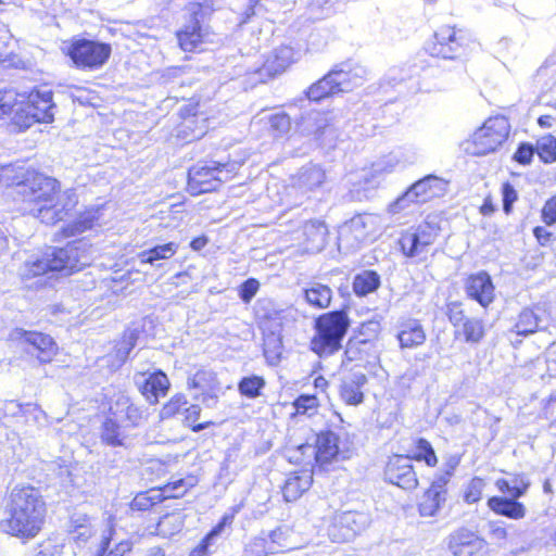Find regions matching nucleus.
Masks as SVG:
<instances>
[{"label":"nucleus","instance_id":"obj_1","mask_svg":"<svg viewBox=\"0 0 556 556\" xmlns=\"http://www.w3.org/2000/svg\"><path fill=\"white\" fill-rule=\"evenodd\" d=\"M47 503L41 491L31 485L12 489L2 516L0 531L23 542L35 539L43 528Z\"/></svg>","mask_w":556,"mask_h":556},{"label":"nucleus","instance_id":"obj_2","mask_svg":"<svg viewBox=\"0 0 556 556\" xmlns=\"http://www.w3.org/2000/svg\"><path fill=\"white\" fill-rule=\"evenodd\" d=\"M92 247L85 239L73 240L65 247H48L39 256L26 262L27 276L59 273L70 276L88 266Z\"/></svg>","mask_w":556,"mask_h":556},{"label":"nucleus","instance_id":"obj_3","mask_svg":"<svg viewBox=\"0 0 556 556\" xmlns=\"http://www.w3.org/2000/svg\"><path fill=\"white\" fill-rule=\"evenodd\" d=\"M350 327V319L344 309L331 311L315 319V334L311 349L319 357H326L340 351L342 340Z\"/></svg>","mask_w":556,"mask_h":556},{"label":"nucleus","instance_id":"obj_4","mask_svg":"<svg viewBox=\"0 0 556 556\" xmlns=\"http://www.w3.org/2000/svg\"><path fill=\"white\" fill-rule=\"evenodd\" d=\"M364 72L362 67L353 70L350 63H341L312 84L305 91L306 97L311 101L319 102L329 97L350 92L363 84Z\"/></svg>","mask_w":556,"mask_h":556},{"label":"nucleus","instance_id":"obj_5","mask_svg":"<svg viewBox=\"0 0 556 556\" xmlns=\"http://www.w3.org/2000/svg\"><path fill=\"white\" fill-rule=\"evenodd\" d=\"M236 161H199L188 170V191L192 195L216 191L224 181L229 180L239 169Z\"/></svg>","mask_w":556,"mask_h":556},{"label":"nucleus","instance_id":"obj_6","mask_svg":"<svg viewBox=\"0 0 556 556\" xmlns=\"http://www.w3.org/2000/svg\"><path fill=\"white\" fill-rule=\"evenodd\" d=\"M56 105L53 91L47 85L35 87L26 102H20L13 116V124L26 130L36 123H52Z\"/></svg>","mask_w":556,"mask_h":556},{"label":"nucleus","instance_id":"obj_7","mask_svg":"<svg viewBox=\"0 0 556 556\" xmlns=\"http://www.w3.org/2000/svg\"><path fill=\"white\" fill-rule=\"evenodd\" d=\"M214 8L211 0L191 2L186 8L185 23L177 30L179 47L186 52L195 51L207 34L206 23Z\"/></svg>","mask_w":556,"mask_h":556},{"label":"nucleus","instance_id":"obj_8","mask_svg":"<svg viewBox=\"0 0 556 556\" xmlns=\"http://www.w3.org/2000/svg\"><path fill=\"white\" fill-rule=\"evenodd\" d=\"M76 68L83 71H97L110 59L112 47L99 40L78 38L73 39L63 48Z\"/></svg>","mask_w":556,"mask_h":556},{"label":"nucleus","instance_id":"obj_9","mask_svg":"<svg viewBox=\"0 0 556 556\" xmlns=\"http://www.w3.org/2000/svg\"><path fill=\"white\" fill-rule=\"evenodd\" d=\"M60 189V182L41 173H27L25 179L16 185V193L24 204L23 210L30 214V208L39 207L53 201Z\"/></svg>","mask_w":556,"mask_h":556},{"label":"nucleus","instance_id":"obj_10","mask_svg":"<svg viewBox=\"0 0 556 556\" xmlns=\"http://www.w3.org/2000/svg\"><path fill=\"white\" fill-rule=\"evenodd\" d=\"M447 187V181L437 175H427L410 185L400 197L389 205L391 214H399L410 204L426 203L433 198L442 197Z\"/></svg>","mask_w":556,"mask_h":556},{"label":"nucleus","instance_id":"obj_11","mask_svg":"<svg viewBox=\"0 0 556 556\" xmlns=\"http://www.w3.org/2000/svg\"><path fill=\"white\" fill-rule=\"evenodd\" d=\"M270 302L260 303L257 308V316L264 319L262 324L263 328V354L267 363L271 366H276L281 361L283 344H282V311L275 308H266L265 305H270Z\"/></svg>","mask_w":556,"mask_h":556},{"label":"nucleus","instance_id":"obj_12","mask_svg":"<svg viewBox=\"0 0 556 556\" xmlns=\"http://www.w3.org/2000/svg\"><path fill=\"white\" fill-rule=\"evenodd\" d=\"M510 125L506 117L494 116L485 121L483 126L472 135L467 150L473 155H486L501 147L509 135Z\"/></svg>","mask_w":556,"mask_h":556},{"label":"nucleus","instance_id":"obj_13","mask_svg":"<svg viewBox=\"0 0 556 556\" xmlns=\"http://www.w3.org/2000/svg\"><path fill=\"white\" fill-rule=\"evenodd\" d=\"M433 38L434 41L428 43L427 51L432 56L447 60H455L464 55L471 42L465 30L447 25L440 27Z\"/></svg>","mask_w":556,"mask_h":556},{"label":"nucleus","instance_id":"obj_14","mask_svg":"<svg viewBox=\"0 0 556 556\" xmlns=\"http://www.w3.org/2000/svg\"><path fill=\"white\" fill-rule=\"evenodd\" d=\"M10 340L22 352L36 357L40 363H49L56 351V344L52 337L39 331L15 328L10 332Z\"/></svg>","mask_w":556,"mask_h":556},{"label":"nucleus","instance_id":"obj_15","mask_svg":"<svg viewBox=\"0 0 556 556\" xmlns=\"http://www.w3.org/2000/svg\"><path fill=\"white\" fill-rule=\"evenodd\" d=\"M132 381L140 394L151 404H157L170 389V381L165 371L160 368L137 369Z\"/></svg>","mask_w":556,"mask_h":556},{"label":"nucleus","instance_id":"obj_16","mask_svg":"<svg viewBox=\"0 0 556 556\" xmlns=\"http://www.w3.org/2000/svg\"><path fill=\"white\" fill-rule=\"evenodd\" d=\"M300 127L303 134L313 136L319 146L328 149L336 146L339 131L332 122L331 113L311 112L302 117Z\"/></svg>","mask_w":556,"mask_h":556},{"label":"nucleus","instance_id":"obj_17","mask_svg":"<svg viewBox=\"0 0 556 556\" xmlns=\"http://www.w3.org/2000/svg\"><path fill=\"white\" fill-rule=\"evenodd\" d=\"M77 204L78 197L76 191L74 189H67L58 197L55 202L53 200L51 203L30 208V214L45 224L54 225L70 216Z\"/></svg>","mask_w":556,"mask_h":556},{"label":"nucleus","instance_id":"obj_18","mask_svg":"<svg viewBox=\"0 0 556 556\" xmlns=\"http://www.w3.org/2000/svg\"><path fill=\"white\" fill-rule=\"evenodd\" d=\"M383 475L387 482L403 490H414L418 485L417 475L409 455L394 454L390 456Z\"/></svg>","mask_w":556,"mask_h":556},{"label":"nucleus","instance_id":"obj_19","mask_svg":"<svg viewBox=\"0 0 556 556\" xmlns=\"http://www.w3.org/2000/svg\"><path fill=\"white\" fill-rule=\"evenodd\" d=\"M464 290L468 299L477 302L484 309H488L495 300V286L485 270L469 275L465 280Z\"/></svg>","mask_w":556,"mask_h":556},{"label":"nucleus","instance_id":"obj_20","mask_svg":"<svg viewBox=\"0 0 556 556\" xmlns=\"http://www.w3.org/2000/svg\"><path fill=\"white\" fill-rule=\"evenodd\" d=\"M372 232L374 217L369 214H358L341 227L339 240L350 242L351 247H359Z\"/></svg>","mask_w":556,"mask_h":556},{"label":"nucleus","instance_id":"obj_21","mask_svg":"<svg viewBox=\"0 0 556 556\" xmlns=\"http://www.w3.org/2000/svg\"><path fill=\"white\" fill-rule=\"evenodd\" d=\"M367 376L362 370L345 374L339 387L340 399L348 405L357 406L364 402L363 388L367 384Z\"/></svg>","mask_w":556,"mask_h":556},{"label":"nucleus","instance_id":"obj_22","mask_svg":"<svg viewBox=\"0 0 556 556\" xmlns=\"http://www.w3.org/2000/svg\"><path fill=\"white\" fill-rule=\"evenodd\" d=\"M295 51L290 46H280L264 62L263 66L256 71L264 81L263 76L273 78L282 74L293 62H295Z\"/></svg>","mask_w":556,"mask_h":556},{"label":"nucleus","instance_id":"obj_23","mask_svg":"<svg viewBox=\"0 0 556 556\" xmlns=\"http://www.w3.org/2000/svg\"><path fill=\"white\" fill-rule=\"evenodd\" d=\"M99 439L101 444L113 448L121 447L127 450L130 445L126 427L112 416L105 417L102 421L99 428Z\"/></svg>","mask_w":556,"mask_h":556},{"label":"nucleus","instance_id":"obj_24","mask_svg":"<svg viewBox=\"0 0 556 556\" xmlns=\"http://www.w3.org/2000/svg\"><path fill=\"white\" fill-rule=\"evenodd\" d=\"M339 437L331 430L321 431L316 435L314 460L319 467H325L339 455Z\"/></svg>","mask_w":556,"mask_h":556},{"label":"nucleus","instance_id":"obj_25","mask_svg":"<svg viewBox=\"0 0 556 556\" xmlns=\"http://www.w3.org/2000/svg\"><path fill=\"white\" fill-rule=\"evenodd\" d=\"M329 231L324 220L314 218L306 220L302 227L305 250L311 253L323 251L327 244Z\"/></svg>","mask_w":556,"mask_h":556},{"label":"nucleus","instance_id":"obj_26","mask_svg":"<svg viewBox=\"0 0 556 556\" xmlns=\"http://www.w3.org/2000/svg\"><path fill=\"white\" fill-rule=\"evenodd\" d=\"M520 497L494 495L488 498V507L494 514L513 520L522 519L526 516L527 508L519 502Z\"/></svg>","mask_w":556,"mask_h":556},{"label":"nucleus","instance_id":"obj_27","mask_svg":"<svg viewBox=\"0 0 556 556\" xmlns=\"http://www.w3.org/2000/svg\"><path fill=\"white\" fill-rule=\"evenodd\" d=\"M396 338L401 349H414L425 343L426 332L418 319L409 318L400 324Z\"/></svg>","mask_w":556,"mask_h":556},{"label":"nucleus","instance_id":"obj_28","mask_svg":"<svg viewBox=\"0 0 556 556\" xmlns=\"http://www.w3.org/2000/svg\"><path fill=\"white\" fill-rule=\"evenodd\" d=\"M325 180V172L314 164L303 166L293 178V188L305 193L321 186Z\"/></svg>","mask_w":556,"mask_h":556},{"label":"nucleus","instance_id":"obj_29","mask_svg":"<svg viewBox=\"0 0 556 556\" xmlns=\"http://www.w3.org/2000/svg\"><path fill=\"white\" fill-rule=\"evenodd\" d=\"M303 296L308 305L317 309L327 308L332 299V290L329 286L319 281H309L302 289Z\"/></svg>","mask_w":556,"mask_h":556},{"label":"nucleus","instance_id":"obj_30","mask_svg":"<svg viewBox=\"0 0 556 556\" xmlns=\"http://www.w3.org/2000/svg\"><path fill=\"white\" fill-rule=\"evenodd\" d=\"M313 482L311 473L304 471L302 473L294 472L290 475L282 486L283 498L287 502L296 501L305 491H307Z\"/></svg>","mask_w":556,"mask_h":556},{"label":"nucleus","instance_id":"obj_31","mask_svg":"<svg viewBox=\"0 0 556 556\" xmlns=\"http://www.w3.org/2000/svg\"><path fill=\"white\" fill-rule=\"evenodd\" d=\"M381 286V277L374 269H364L357 273L352 282V289L356 296L364 298L376 292Z\"/></svg>","mask_w":556,"mask_h":556},{"label":"nucleus","instance_id":"obj_32","mask_svg":"<svg viewBox=\"0 0 556 556\" xmlns=\"http://www.w3.org/2000/svg\"><path fill=\"white\" fill-rule=\"evenodd\" d=\"M539 308L525 307L517 317V321L511 328V331L518 336H530L540 330L542 321L541 315L536 312Z\"/></svg>","mask_w":556,"mask_h":556},{"label":"nucleus","instance_id":"obj_33","mask_svg":"<svg viewBox=\"0 0 556 556\" xmlns=\"http://www.w3.org/2000/svg\"><path fill=\"white\" fill-rule=\"evenodd\" d=\"M100 218L99 207H88L63 228V232L66 237L76 236L91 229Z\"/></svg>","mask_w":556,"mask_h":556},{"label":"nucleus","instance_id":"obj_34","mask_svg":"<svg viewBox=\"0 0 556 556\" xmlns=\"http://www.w3.org/2000/svg\"><path fill=\"white\" fill-rule=\"evenodd\" d=\"M178 244L175 242H167L164 244H156L151 249L144 250L138 254V258L141 264H150L159 267L156 262L162 260H168L176 254Z\"/></svg>","mask_w":556,"mask_h":556},{"label":"nucleus","instance_id":"obj_35","mask_svg":"<svg viewBox=\"0 0 556 556\" xmlns=\"http://www.w3.org/2000/svg\"><path fill=\"white\" fill-rule=\"evenodd\" d=\"M399 244L401 247V251L406 257L413 258L428 252V249L422 243L414 227L402 233Z\"/></svg>","mask_w":556,"mask_h":556},{"label":"nucleus","instance_id":"obj_36","mask_svg":"<svg viewBox=\"0 0 556 556\" xmlns=\"http://www.w3.org/2000/svg\"><path fill=\"white\" fill-rule=\"evenodd\" d=\"M339 523L348 530L344 536L350 540L368 526L369 518L364 513L344 511L339 518Z\"/></svg>","mask_w":556,"mask_h":556},{"label":"nucleus","instance_id":"obj_37","mask_svg":"<svg viewBox=\"0 0 556 556\" xmlns=\"http://www.w3.org/2000/svg\"><path fill=\"white\" fill-rule=\"evenodd\" d=\"M142 333L139 327H127L123 333L122 340L116 344V358L125 363L134 348L137 345L138 340Z\"/></svg>","mask_w":556,"mask_h":556},{"label":"nucleus","instance_id":"obj_38","mask_svg":"<svg viewBox=\"0 0 556 556\" xmlns=\"http://www.w3.org/2000/svg\"><path fill=\"white\" fill-rule=\"evenodd\" d=\"M446 502V495L438 491L428 489L418 504L419 514L424 517H433L443 507Z\"/></svg>","mask_w":556,"mask_h":556},{"label":"nucleus","instance_id":"obj_39","mask_svg":"<svg viewBox=\"0 0 556 556\" xmlns=\"http://www.w3.org/2000/svg\"><path fill=\"white\" fill-rule=\"evenodd\" d=\"M266 381L264 377L251 375L242 377L238 382V391L242 396L248 399H256L262 394Z\"/></svg>","mask_w":556,"mask_h":556},{"label":"nucleus","instance_id":"obj_40","mask_svg":"<svg viewBox=\"0 0 556 556\" xmlns=\"http://www.w3.org/2000/svg\"><path fill=\"white\" fill-rule=\"evenodd\" d=\"M188 404L189 403L185 394L176 393L162 406L160 410L161 419H170L177 415H184Z\"/></svg>","mask_w":556,"mask_h":556},{"label":"nucleus","instance_id":"obj_41","mask_svg":"<svg viewBox=\"0 0 556 556\" xmlns=\"http://www.w3.org/2000/svg\"><path fill=\"white\" fill-rule=\"evenodd\" d=\"M314 445L309 443H302L295 447L287 448L286 457L289 463L295 465H312L314 459Z\"/></svg>","mask_w":556,"mask_h":556},{"label":"nucleus","instance_id":"obj_42","mask_svg":"<svg viewBox=\"0 0 556 556\" xmlns=\"http://www.w3.org/2000/svg\"><path fill=\"white\" fill-rule=\"evenodd\" d=\"M535 149L543 163L552 164L556 162V137L553 135H545L539 138Z\"/></svg>","mask_w":556,"mask_h":556},{"label":"nucleus","instance_id":"obj_43","mask_svg":"<svg viewBox=\"0 0 556 556\" xmlns=\"http://www.w3.org/2000/svg\"><path fill=\"white\" fill-rule=\"evenodd\" d=\"M410 458L412 460L425 462L429 467H434L438 464L435 452L430 442L425 438H418L415 441V452Z\"/></svg>","mask_w":556,"mask_h":556},{"label":"nucleus","instance_id":"obj_44","mask_svg":"<svg viewBox=\"0 0 556 556\" xmlns=\"http://www.w3.org/2000/svg\"><path fill=\"white\" fill-rule=\"evenodd\" d=\"M460 328L467 343H479L485 336L484 324L479 318H468Z\"/></svg>","mask_w":556,"mask_h":556},{"label":"nucleus","instance_id":"obj_45","mask_svg":"<svg viewBox=\"0 0 556 556\" xmlns=\"http://www.w3.org/2000/svg\"><path fill=\"white\" fill-rule=\"evenodd\" d=\"M201 407L198 404H188L184 413V425L190 427L195 433L214 425L213 421L197 422L201 415Z\"/></svg>","mask_w":556,"mask_h":556},{"label":"nucleus","instance_id":"obj_46","mask_svg":"<svg viewBox=\"0 0 556 556\" xmlns=\"http://www.w3.org/2000/svg\"><path fill=\"white\" fill-rule=\"evenodd\" d=\"M162 501V494L159 491L139 493L131 501L130 507L132 510L146 511Z\"/></svg>","mask_w":556,"mask_h":556},{"label":"nucleus","instance_id":"obj_47","mask_svg":"<svg viewBox=\"0 0 556 556\" xmlns=\"http://www.w3.org/2000/svg\"><path fill=\"white\" fill-rule=\"evenodd\" d=\"M318 405V399L312 394H301L293 402L298 415L313 416L317 413Z\"/></svg>","mask_w":556,"mask_h":556},{"label":"nucleus","instance_id":"obj_48","mask_svg":"<svg viewBox=\"0 0 556 556\" xmlns=\"http://www.w3.org/2000/svg\"><path fill=\"white\" fill-rule=\"evenodd\" d=\"M414 228L427 249L434 243L441 230L438 223L428 219Z\"/></svg>","mask_w":556,"mask_h":556},{"label":"nucleus","instance_id":"obj_49","mask_svg":"<svg viewBox=\"0 0 556 556\" xmlns=\"http://www.w3.org/2000/svg\"><path fill=\"white\" fill-rule=\"evenodd\" d=\"M471 542L477 543V535L470 530L462 528L450 535L448 549L453 554Z\"/></svg>","mask_w":556,"mask_h":556},{"label":"nucleus","instance_id":"obj_50","mask_svg":"<svg viewBox=\"0 0 556 556\" xmlns=\"http://www.w3.org/2000/svg\"><path fill=\"white\" fill-rule=\"evenodd\" d=\"M268 123L275 137H281L288 134L291 128V119L285 112L271 114L268 117Z\"/></svg>","mask_w":556,"mask_h":556},{"label":"nucleus","instance_id":"obj_51","mask_svg":"<svg viewBox=\"0 0 556 556\" xmlns=\"http://www.w3.org/2000/svg\"><path fill=\"white\" fill-rule=\"evenodd\" d=\"M240 506H233L231 508L230 513H226L218 523L211 529V531L204 536L206 541H210L212 544H214V541L222 535V533L225 531L227 527H230L232 523L235 516L237 513H239Z\"/></svg>","mask_w":556,"mask_h":556},{"label":"nucleus","instance_id":"obj_52","mask_svg":"<svg viewBox=\"0 0 556 556\" xmlns=\"http://www.w3.org/2000/svg\"><path fill=\"white\" fill-rule=\"evenodd\" d=\"M240 506H233L231 508L230 513H226L218 523L211 529V531L204 536L206 541H210L212 544H214V541L222 535V533L225 531L227 527H230L232 523L235 516L237 513H239Z\"/></svg>","mask_w":556,"mask_h":556},{"label":"nucleus","instance_id":"obj_53","mask_svg":"<svg viewBox=\"0 0 556 556\" xmlns=\"http://www.w3.org/2000/svg\"><path fill=\"white\" fill-rule=\"evenodd\" d=\"M273 549L268 546V542L265 538L257 536L252 539L243 549L242 556H267L273 554Z\"/></svg>","mask_w":556,"mask_h":556},{"label":"nucleus","instance_id":"obj_54","mask_svg":"<svg viewBox=\"0 0 556 556\" xmlns=\"http://www.w3.org/2000/svg\"><path fill=\"white\" fill-rule=\"evenodd\" d=\"M485 486V482L480 477H473L468 483L465 493L464 500L468 504H473L480 501L482 491Z\"/></svg>","mask_w":556,"mask_h":556},{"label":"nucleus","instance_id":"obj_55","mask_svg":"<svg viewBox=\"0 0 556 556\" xmlns=\"http://www.w3.org/2000/svg\"><path fill=\"white\" fill-rule=\"evenodd\" d=\"M501 193L503 211L509 215L513 212L514 203L518 200V192L509 181H505L502 184Z\"/></svg>","mask_w":556,"mask_h":556},{"label":"nucleus","instance_id":"obj_56","mask_svg":"<svg viewBox=\"0 0 556 556\" xmlns=\"http://www.w3.org/2000/svg\"><path fill=\"white\" fill-rule=\"evenodd\" d=\"M215 379L214 374L208 370H198L192 377L187 380L189 389L205 390L211 388V382Z\"/></svg>","mask_w":556,"mask_h":556},{"label":"nucleus","instance_id":"obj_57","mask_svg":"<svg viewBox=\"0 0 556 556\" xmlns=\"http://www.w3.org/2000/svg\"><path fill=\"white\" fill-rule=\"evenodd\" d=\"M510 477V485H511V495L515 497H522L527 494L531 481L525 473H509Z\"/></svg>","mask_w":556,"mask_h":556},{"label":"nucleus","instance_id":"obj_58","mask_svg":"<svg viewBox=\"0 0 556 556\" xmlns=\"http://www.w3.org/2000/svg\"><path fill=\"white\" fill-rule=\"evenodd\" d=\"M117 405L125 406L126 419L130 422L132 427L139 425L143 414V410L139 406L135 405L134 403H130L129 399L125 396L121 397L117 401Z\"/></svg>","mask_w":556,"mask_h":556},{"label":"nucleus","instance_id":"obj_59","mask_svg":"<svg viewBox=\"0 0 556 556\" xmlns=\"http://www.w3.org/2000/svg\"><path fill=\"white\" fill-rule=\"evenodd\" d=\"M18 104L16 102V93L13 90L0 91V118L12 112L15 114Z\"/></svg>","mask_w":556,"mask_h":556},{"label":"nucleus","instance_id":"obj_60","mask_svg":"<svg viewBox=\"0 0 556 556\" xmlns=\"http://www.w3.org/2000/svg\"><path fill=\"white\" fill-rule=\"evenodd\" d=\"M260 289V282L255 278H248L238 289L239 298L245 304L250 303Z\"/></svg>","mask_w":556,"mask_h":556},{"label":"nucleus","instance_id":"obj_61","mask_svg":"<svg viewBox=\"0 0 556 556\" xmlns=\"http://www.w3.org/2000/svg\"><path fill=\"white\" fill-rule=\"evenodd\" d=\"M446 308L447 318L455 328H459L469 318L465 315L460 302H450Z\"/></svg>","mask_w":556,"mask_h":556},{"label":"nucleus","instance_id":"obj_62","mask_svg":"<svg viewBox=\"0 0 556 556\" xmlns=\"http://www.w3.org/2000/svg\"><path fill=\"white\" fill-rule=\"evenodd\" d=\"M535 152V146L530 142H521L514 153L513 159L521 165H529Z\"/></svg>","mask_w":556,"mask_h":556},{"label":"nucleus","instance_id":"obj_63","mask_svg":"<svg viewBox=\"0 0 556 556\" xmlns=\"http://www.w3.org/2000/svg\"><path fill=\"white\" fill-rule=\"evenodd\" d=\"M381 331V325L378 320H368L361 325L359 334L364 337L362 343L376 339Z\"/></svg>","mask_w":556,"mask_h":556},{"label":"nucleus","instance_id":"obj_64","mask_svg":"<svg viewBox=\"0 0 556 556\" xmlns=\"http://www.w3.org/2000/svg\"><path fill=\"white\" fill-rule=\"evenodd\" d=\"M542 219L546 225L556 224V195L545 202L542 208Z\"/></svg>","mask_w":556,"mask_h":556}]
</instances>
